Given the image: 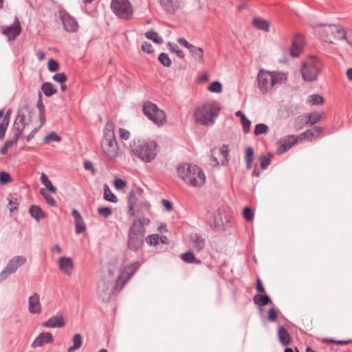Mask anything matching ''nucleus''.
I'll return each mask as SVG.
<instances>
[{"label":"nucleus","mask_w":352,"mask_h":352,"mask_svg":"<svg viewBox=\"0 0 352 352\" xmlns=\"http://www.w3.org/2000/svg\"><path fill=\"white\" fill-rule=\"evenodd\" d=\"M178 177L184 182L193 187L202 186L206 181L204 171L195 164L183 163L177 168Z\"/></svg>","instance_id":"f257e3e1"},{"label":"nucleus","mask_w":352,"mask_h":352,"mask_svg":"<svg viewBox=\"0 0 352 352\" xmlns=\"http://www.w3.org/2000/svg\"><path fill=\"white\" fill-rule=\"evenodd\" d=\"M149 223L150 220L147 218L135 219L133 221L128 232L127 239V247L130 250L137 252L142 248L146 232L144 225H148Z\"/></svg>","instance_id":"f03ea898"},{"label":"nucleus","mask_w":352,"mask_h":352,"mask_svg":"<svg viewBox=\"0 0 352 352\" xmlns=\"http://www.w3.org/2000/svg\"><path fill=\"white\" fill-rule=\"evenodd\" d=\"M221 107L216 102H207L196 107L194 112V120L204 126H211L214 124Z\"/></svg>","instance_id":"7ed1b4c3"},{"label":"nucleus","mask_w":352,"mask_h":352,"mask_svg":"<svg viewBox=\"0 0 352 352\" xmlns=\"http://www.w3.org/2000/svg\"><path fill=\"white\" fill-rule=\"evenodd\" d=\"M256 80L261 92L265 94L270 92L274 85L284 83L287 80V75L283 72H268L261 69Z\"/></svg>","instance_id":"20e7f679"},{"label":"nucleus","mask_w":352,"mask_h":352,"mask_svg":"<svg viewBox=\"0 0 352 352\" xmlns=\"http://www.w3.org/2000/svg\"><path fill=\"white\" fill-rule=\"evenodd\" d=\"M157 144L155 141H144L138 140L131 144L132 153L142 162L149 163L157 155Z\"/></svg>","instance_id":"39448f33"},{"label":"nucleus","mask_w":352,"mask_h":352,"mask_svg":"<svg viewBox=\"0 0 352 352\" xmlns=\"http://www.w3.org/2000/svg\"><path fill=\"white\" fill-rule=\"evenodd\" d=\"M101 148L103 155L109 160L116 157L118 155L119 147L111 124H107L104 129Z\"/></svg>","instance_id":"423d86ee"},{"label":"nucleus","mask_w":352,"mask_h":352,"mask_svg":"<svg viewBox=\"0 0 352 352\" xmlns=\"http://www.w3.org/2000/svg\"><path fill=\"white\" fill-rule=\"evenodd\" d=\"M323 67L321 60L316 56H309L301 67L302 79L307 82L315 81Z\"/></svg>","instance_id":"0eeeda50"},{"label":"nucleus","mask_w":352,"mask_h":352,"mask_svg":"<svg viewBox=\"0 0 352 352\" xmlns=\"http://www.w3.org/2000/svg\"><path fill=\"white\" fill-rule=\"evenodd\" d=\"M129 214L130 217H137L138 219L145 218L146 213H149L151 206L146 201H141L138 203L137 198L133 192H131L128 198Z\"/></svg>","instance_id":"6e6552de"},{"label":"nucleus","mask_w":352,"mask_h":352,"mask_svg":"<svg viewBox=\"0 0 352 352\" xmlns=\"http://www.w3.org/2000/svg\"><path fill=\"white\" fill-rule=\"evenodd\" d=\"M142 111L150 120L158 126H163L166 122L165 112L151 102L148 101L143 104Z\"/></svg>","instance_id":"1a4fd4ad"},{"label":"nucleus","mask_w":352,"mask_h":352,"mask_svg":"<svg viewBox=\"0 0 352 352\" xmlns=\"http://www.w3.org/2000/svg\"><path fill=\"white\" fill-rule=\"evenodd\" d=\"M111 8L120 19L129 20L133 16V8L129 0H112Z\"/></svg>","instance_id":"9d476101"},{"label":"nucleus","mask_w":352,"mask_h":352,"mask_svg":"<svg viewBox=\"0 0 352 352\" xmlns=\"http://www.w3.org/2000/svg\"><path fill=\"white\" fill-rule=\"evenodd\" d=\"M140 267V264L138 261H134L126 265L117 278L114 289L117 292H120L126 283L131 278L133 274L138 270Z\"/></svg>","instance_id":"9b49d317"},{"label":"nucleus","mask_w":352,"mask_h":352,"mask_svg":"<svg viewBox=\"0 0 352 352\" xmlns=\"http://www.w3.org/2000/svg\"><path fill=\"white\" fill-rule=\"evenodd\" d=\"M26 262V258L23 256H16L9 261L5 269L0 274V280H6L9 275L14 273Z\"/></svg>","instance_id":"f8f14e48"},{"label":"nucleus","mask_w":352,"mask_h":352,"mask_svg":"<svg viewBox=\"0 0 352 352\" xmlns=\"http://www.w3.org/2000/svg\"><path fill=\"white\" fill-rule=\"evenodd\" d=\"M59 17L64 30L68 32H76L78 30V23L74 16L64 10H59Z\"/></svg>","instance_id":"ddd939ff"},{"label":"nucleus","mask_w":352,"mask_h":352,"mask_svg":"<svg viewBox=\"0 0 352 352\" xmlns=\"http://www.w3.org/2000/svg\"><path fill=\"white\" fill-rule=\"evenodd\" d=\"M111 293V281L101 278L97 283V294L102 300L105 301L110 298Z\"/></svg>","instance_id":"4468645a"},{"label":"nucleus","mask_w":352,"mask_h":352,"mask_svg":"<svg viewBox=\"0 0 352 352\" xmlns=\"http://www.w3.org/2000/svg\"><path fill=\"white\" fill-rule=\"evenodd\" d=\"M30 122V120L26 118L21 110H19L12 127V130L15 131L14 134H19V137H21L23 131L28 127Z\"/></svg>","instance_id":"2eb2a0df"},{"label":"nucleus","mask_w":352,"mask_h":352,"mask_svg":"<svg viewBox=\"0 0 352 352\" xmlns=\"http://www.w3.org/2000/svg\"><path fill=\"white\" fill-rule=\"evenodd\" d=\"M229 154L227 146L223 145L222 147L215 148L212 151L211 159L216 164L225 165L227 164Z\"/></svg>","instance_id":"dca6fc26"},{"label":"nucleus","mask_w":352,"mask_h":352,"mask_svg":"<svg viewBox=\"0 0 352 352\" xmlns=\"http://www.w3.org/2000/svg\"><path fill=\"white\" fill-rule=\"evenodd\" d=\"M207 223L210 228L215 230L224 229L221 214L219 210L208 212L206 217Z\"/></svg>","instance_id":"f3484780"},{"label":"nucleus","mask_w":352,"mask_h":352,"mask_svg":"<svg viewBox=\"0 0 352 352\" xmlns=\"http://www.w3.org/2000/svg\"><path fill=\"white\" fill-rule=\"evenodd\" d=\"M298 141H300L298 137L294 135L280 139L278 142L277 153L278 154L285 153Z\"/></svg>","instance_id":"a211bd4d"},{"label":"nucleus","mask_w":352,"mask_h":352,"mask_svg":"<svg viewBox=\"0 0 352 352\" xmlns=\"http://www.w3.org/2000/svg\"><path fill=\"white\" fill-rule=\"evenodd\" d=\"M58 265L62 273L67 276H71L74 269V262L70 257L63 256L58 259Z\"/></svg>","instance_id":"6ab92c4d"},{"label":"nucleus","mask_w":352,"mask_h":352,"mask_svg":"<svg viewBox=\"0 0 352 352\" xmlns=\"http://www.w3.org/2000/svg\"><path fill=\"white\" fill-rule=\"evenodd\" d=\"M2 32L9 39L13 40L19 36L21 32V26L18 18L15 17L13 24L5 28Z\"/></svg>","instance_id":"aec40b11"},{"label":"nucleus","mask_w":352,"mask_h":352,"mask_svg":"<svg viewBox=\"0 0 352 352\" xmlns=\"http://www.w3.org/2000/svg\"><path fill=\"white\" fill-rule=\"evenodd\" d=\"M302 49L303 37L300 34L296 35L293 39L292 46L289 48L290 55L292 57H297L302 52Z\"/></svg>","instance_id":"412c9836"},{"label":"nucleus","mask_w":352,"mask_h":352,"mask_svg":"<svg viewBox=\"0 0 352 352\" xmlns=\"http://www.w3.org/2000/svg\"><path fill=\"white\" fill-rule=\"evenodd\" d=\"M53 340V336L51 333L43 332L36 338L31 346L32 348L41 347L45 344L52 343Z\"/></svg>","instance_id":"4be33fe9"},{"label":"nucleus","mask_w":352,"mask_h":352,"mask_svg":"<svg viewBox=\"0 0 352 352\" xmlns=\"http://www.w3.org/2000/svg\"><path fill=\"white\" fill-rule=\"evenodd\" d=\"M28 310L31 314H38L41 312L40 298L37 293H34L32 296L29 297Z\"/></svg>","instance_id":"5701e85b"},{"label":"nucleus","mask_w":352,"mask_h":352,"mask_svg":"<svg viewBox=\"0 0 352 352\" xmlns=\"http://www.w3.org/2000/svg\"><path fill=\"white\" fill-rule=\"evenodd\" d=\"M72 214L75 220V232L77 234H79L85 230V223L81 214L76 209H73Z\"/></svg>","instance_id":"b1692460"},{"label":"nucleus","mask_w":352,"mask_h":352,"mask_svg":"<svg viewBox=\"0 0 352 352\" xmlns=\"http://www.w3.org/2000/svg\"><path fill=\"white\" fill-rule=\"evenodd\" d=\"M65 325L64 318L62 316H54L43 323V326L49 328H59Z\"/></svg>","instance_id":"393cba45"},{"label":"nucleus","mask_w":352,"mask_h":352,"mask_svg":"<svg viewBox=\"0 0 352 352\" xmlns=\"http://www.w3.org/2000/svg\"><path fill=\"white\" fill-rule=\"evenodd\" d=\"M277 336L279 342L283 346H287L292 342V338L289 333L283 326H280L278 327Z\"/></svg>","instance_id":"a878e982"},{"label":"nucleus","mask_w":352,"mask_h":352,"mask_svg":"<svg viewBox=\"0 0 352 352\" xmlns=\"http://www.w3.org/2000/svg\"><path fill=\"white\" fill-rule=\"evenodd\" d=\"M161 5L169 14H174L179 8L177 0H161Z\"/></svg>","instance_id":"bb28decb"},{"label":"nucleus","mask_w":352,"mask_h":352,"mask_svg":"<svg viewBox=\"0 0 352 352\" xmlns=\"http://www.w3.org/2000/svg\"><path fill=\"white\" fill-rule=\"evenodd\" d=\"M322 131L321 128L318 127H313L311 129H308L304 133H302L299 135H298L299 140H302L305 139H307L311 140L312 139L318 137L320 132Z\"/></svg>","instance_id":"cd10ccee"},{"label":"nucleus","mask_w":352,"mask_h":352,"mask_svg":"<svg viewBox=\"0 0 352 352\" xmlns=\"http://www.w3.org/2000/svg\"><path fill=\"white\" fill-rule=\"evenodd\" d=\"M190 241L192 242L195 250L197 252L201 251L205 246V239L197 233L191 234Z\"/></svg>","instance_id":"c85d7f7f"},{"label":"nucleus","mask_w":352,"mask_h":352,"mask_svg":"<svg viewBox=\"0 0 352 352\" xmlns=\"http://www.w3.org/2000/svg\"><path fill=\"white\" fill-rule=\"evenodd\" d=\"M254 27L264 32H269L270 23L268 21L261 18L255 17L252 19Z\"/></svg>","instance_id":"c756f323"},{"label":"nucleus","mask_w":352,"mask_h":352,"mask_svg":"<svg viewBox=\"0 0 352 352\" xmlns=\"http://www.w3.org/2000/svg\"><path fill=\"white\" fill-rule=\"evenodd\" d=\"M11 113L12 110L10 109H8L5 116L3 118V120L0 123V140H3L5 136L6 131L10 122Z\"/></svg>","instance_id":"7c9ffc66"},{"label":"nucleus","mask_w":352,"mask_h":352,"mask_svg":"<svg viewBox=\"0 0 352 352\" xmlns=\"http://www.w3.org/2000/svg\"><path fill=\"white\" fill-rule=\"evenodd\" d=\"M193 58L199 63H204V50L201 47L192 45L189 50Z\"/></svg>","instance_id":"2f4dec72"},{"label":"nucleus","mask_w":352,"mask_h":352,"mask_svg":"<svg viewBox=\"0 0 352 352\" xmlns=\"http://www.w3.org/2000/svg\"><path fill=\"white\" fill-rule=\"evenodd\" d=\"M329 29L331 34H333L334 38L338 40H342L346 38V33L345 30L342 28H340L336 25H330L329 26Z\"/></svg>","instance_id":"473e14b6"},{"label":"nucleus","mask_w":352,"mask_h":352,"mask_svg":"<svg viewBox=\"0 0 352 352\" xmlns=\"http://www.w3.org/2000/svg\"><path fill=\"white\" fill-rule=\"evenodd\" d=\"M254 149L248 146L245 150V166L248 170H250L252 168V163L254 159Z\"/></svg>","instance_id":"72a5a7b5"},{"label":"nucleus","mask_w":352,"mask_h":352,"mask_svg":"<svg viewBox=\"0 0 352 352\" xmlns=\"http://www.w3.org/2000/svg\"><path fill=\"white\" fill-rule=\"evenodd\" d=\"M29 212L30 215L38 221L41 219L45 217V213L43 212V211L41 209L40 207L35 205L30 206Z\"/></svg>","instance_id":"f704fd0d"},{"label":"nucleus","mask_w":352,"mask_h":352,"mask_svg":"<svg viewBox=\"0 0 352 352\" xmlns=\"http://www.w3.org/2000/svg\"><path fill=\"white\" fill-rule=\"evenodd\" d=\"M253 300L258 306H265L272 302L271 298L267 295L256 294Z\"/></svg>","instance_id":"c9c22d12"},{"label":"nucleus","mask_w":352,"mask_h":352,"mask_svg":"<svg viewBox=\"0 0 352 352\" xmlns=\"http://www.w3.org/2000/svg\"><path fill=\"white\" fill-rule=\"evenodd\" d=\"M41 90L47 97H50L57 92V89L54 88L52 83L46 82L41 86Z\"/></svg>","instance_id":"e433bc0d"},{"label":"nucleus","mask_w":352,"mask_h":352,"mask_svg":"<svg viewBox=\"0 0 352 352\" xmlns=\"http://www.w3.org/2000/svg\"><path fill=\"white\" fill-rule=\"evenodd\" d=\"M181 258L187 263L201 264V261L196 258L194 254L190 251L182 254Z\"/></svg>","instance_id":"4c0bfd02"},{"label":"nucleus","mask_w":352,"mask_h":352,"mask_svg":"<svg viewBox=\"0 0 352 352\" xmlns=\"http://www.w3.org/2000/svg\"><path fill=\"white\" fill-rule=\"evenodd\" d=\"M72 341L74 344L68 349V352H73L81 347L82 343L81 335L80 333L74 334L72 338Z\"/></svg>","instance_id":"58836bf2"},{"label":"nucleus","mask_w":352,"mask_h":352,"mask_svg":"<svg viewBox=\"0 0 352 352\" xmlns=\"http://www.w3.org/2000/svg\"><path fill=\"white\" fill-rule=\"evenodd\" d=\"M145 36L148 39L152 40L153 42L157 44H162L164 42L163 38L161 36H160L156 32L153 30L146 32L145 33Z\"/></svg>","instance_id":"ea45409f"},{"label":"nucleus","mask_w":352,"mask_h":352,"mask_svg":"<svg viewBox=\"0 0 352 352\" xmlns=\"http://www.w3.org/2000/svg\"><path fill=\"white\" fill-rule=\"evenodd\" d=\"M321 120V115L317 112L309 114L305 124L308 126L314 125Z\"/></svg>","instance_id":"a19ab883"},{"label":"nucleus","mask_w":352,"mask_h":352,"mask_svg":"<svg viewBox=\"0 0 352 352\" xmlns=\"http://www.w3.org/2000/svg\"><path fill=\"white\" fill-rule=\"evenodd\" d=\"M104 198L107 201L116 203L117 202V197L111 191V190L109 188L108 186H104Z\"/></svg>","instance_id":"79ce46f5"},{"label":"nucleus","mask_w":352,"mask_h":352,"mask_svg":"<svg viewBox=\"0 0 352 352\" xmlns=\"http://www.w3.org/2000/svg\"><path fill=\"white\" fill-rule=\"evenodd\" d=\"M269 127L265 124H258L256 125L254 133L255 135L267 133Z\"/></svg>","instance_id":"37998d69"},{"label":"nucleus","mask_w":352,"mask_h":352,"mask_svg":"<svg viewBox=\"0 0 352 352\" xmlns=\"http://www.w3.org/2000/svg\"><path fill=\"white\" fill-rule=\"evenodd\" d=\"M158 60L162 65L165 67H170L171 65V60L170 59L168 55L164 52H162L158 57Z\"/></svg>","instance_id":"c03bdc74"},{"label":"nucleus","mask_w":352,"mask_h":352,"mask_svg":"<svg viewBox=\"0 0 352 352\" xmlns=\"http://www.w3.org/2000/svg\"><path fill=\"white\" fill-rule=\"evenodd\" d=\"M61 137L54 131H52L47 134L43 139L44 142H50L52 141L59 142L61 141Z\"/></svg>","instance_id":"a18cd8bd"},{"label":"nucleus","mask_w":352,"mask_h":352,"mask_svg":"<svg viewBox=\"0 0 352 352\" xmlns=\"http://www.w3.org/2000/svg\"><path fill=\"white\" fill-rule=\"evenodd\" d=\"M309 102L311 105H319L324 102V99L320 95L313 94L309 96Z\"/></svg>","instance_id":"49530a36"},{"label":"nucleus","mask_w":352,"mask_h":352,"mask_svg":"<svg viewBox=\"0 0 352 352\" xmlns=\"http://www.w3.org/2000/svg\"><path fill=\"white\" fill-rule=\"evenodd\" d=\"M41 194L44 197L46 202L50 205V206H56V202L54 199V198L50 195V194H48L45 189H41Z\"/></svg>","instance_id":"de8ad7c7"},{"label":"nucleus","mask_w":352,"mask_h":352,"mask_svg":"<svg viewBox=\"0 0 352 352\" xmlns=\"http://www.w3.org/2000/svg\"><path fill=\"white\" fill-rule=\"evenodd\" d=\"M259 161L261 164V168L264 170L270 164L272 159L270 156L262 155L259 157Z\"/></svg>","instance_id":"09e8293b"},{"label":"nucleus","mask_w":352,"mask_h":352,"mask_svg":"<svg viewBox=\"0 0 352 352\" xmlns=\"http://www.w3.org/2000/svg\"><path fill=\"white\" fill-rule=\"evenodd\" d=\"M168 45L169 47L170 50L175 53L178 57L181 58H184V53L179 48V47L176 44H172L170 43H168Z\"/></svg>","instance_id":"8fccbe9b"},{"label":"nucleus","mask_w":352,"mask_h":352,"mask_svg":"<svg viewBox=\"0 0 352 352\" xmlns=\"http://www.w3.org/2000/svg\"><path fill=\"white\" fill-rule=\"evenodd\" d=\"M208 89L211 92L220 93L222 91V85L219 81H214L208 87Z\"/></svg>","instance_id":"3c124183"},{"label":"nucleus","mask_w":352,"mask_h":352,"mask_svg":"<svg viewBox=\"0 0 352 352\" xmlns=\"http://www.w3.org/2000/svg\"><path fill=\"white\" fill-rule=\"evenodd\" d=\"M12 182V178L10 175L6 172H1L0 173V184L6 185Z\"/></svg>","instance_id":"603ef678"},{"label":"nucleus","mask_w":352,"mask_h":352,"mask_svg":"<svg viewBox=\"0 0 352 352\" xmlns=\"http://www.w3.org/2000/svg\"><path fill=\"white\" fill-rule=\"evenodd\" d=\"M47 68L50 72H57L59 69V64L55 60L50 58L47 63Z\"/></svg>","instance_id":"864d4df0"},{"label":"nucleus","mask_w":352,"mask_h":352,"mask_svg":"<svg viewBox=\"0 0 352 352\" xmlns=\"http://www.w3.org/2000/svg\"><path fill=\"white\" fill-rule=\"evenodd\" d=\"M241 124L243 126V131L244 133H248L250 131L251 122L249 119L246 118H242L241 120Z\"/></svg>","instance_id":"5fc2aeb1"},{"label":"nucleus","mask_w":352,"mask_h":352,"mask_svg":"<svg viewBox=\"0 0 352 352\" xmlns=\"http://www.w3.org/2000/svg\"><path fill=\"white\" fill-rule=\"evenodd\" d=\"M243 217L248 221H251L254 218V213L250 208L245 207L243 210Z\"/></svg>","instance_id":"6e6d98bb"},{"label":"nucleus","mask_w":352,"mask_h":352,"mask_svg":"<svg viewBox=\"0 0 352 352\" xmlns=\"http://www.w3.org/2000/svg\"><path fill=\"white\" fill-rule=\"evenodd\" d=\"M159 239L160 237L157 234H151L146 237V241L151 245H156L159 243Z\"/></svg>","instance_id":"4d7b16f0"},{"label":"nucleus","mask_w":352,"mask_h":352,"mask_svg":"<svg viewBox=\"0 0 352 352\" xmlns=\"http://www.w3.org/2000/svg\"><path fill=\"white\" fill-rule=\"evenodd\" d=\"M98 212L100 215L104 218L109 217L112 214V210L109 207H101L99 208Z\"/></svg>","instance_id":"13d9d810"},{"label":"nucleus","mask_w":352,"mask_h":352,"mask_svg":"<svg viewBox=\"0 0 352 352\" xmlns=\"http://www.w3.org/2000/svg\"><path fill=\"white\" fill-rule=\"evenodd\" d=\"M114 186L118 190H122L126 186V182L120 178H117L114 180Z\"/></svg>","instance_id":"bf43d9fd"},{"label":"nucleus","mask_w":352,"mask_h":352,"mask_svg":"<svg viewBox=\"0 0 352 352\" xmlns=\"http://www.w3.org/2000/svg\"><path fill=\"white\" fill-rule=\"evenodd\" d=\"M53 80L60 83H64L67 80V76L65 73H58L54 75Z\"/></svg>","instance_id":"052dcab7"},{"label":"nucleus","mask_w":352,"mask_h":352,"mask_svg":"<svg viewBox=\"0 0 352 352\" xmlns=\"http://www.w3.org/2000/svg\"><path fill=\"white\" fill-rule=\"evenodd\" d=\"M278 318L277 312L275 309L272 308L268 311V320L270 322H276Z\"/></svg>","instance_id":"680f3d73"},{"label":"nucleus","mask_w":352,"mask_h":352,"mask_svg":"<svg viewBox=\"0 0 352 352\" xmlns=\"http://www.w3.org/2000/svg\"><path fill=\"white\" fill-rule=\"evenodd\" d=\"M21 137H19V134H14V138L12 139V140H7L6 142H5V145L8 148H11L12 146H13V145H14L18 140Z\"/></svg>","instance_id":"e2e57ef3"},{"label":"nucleus","mask_w":352,"mask_h":352,"mask_svg":"<svg viewBox=\"0 0 352 352\" xmlns=\"http://www.w3.org/2000/svg\"><path fill=\"white\" fill-rule=\"evenodd\" d=\"M83 165H84V168L85 170H91L92 175H96V170L95 169L91 162L85 161Z\"/></svg>","instance_id":"0e129e2a"},{"label":"nucleus","mask_w":352,"mask_h":352,"mask_svg":"<svg viewBox=\"0 0 352 352\" xmlns=\"http://www.w3.org/2000/svg\"><path fill=\"white\" fill-rule=\"evenodd\" d=\"M142 50L148 54H151L154 52L153 46L151 43L144 42L142 45Z\"/></svg>","instance_id":"69168bd1"},{"label":"nucleus","mask_w":352,"mask_h":352,"mask_svg":"<svg viewBox=\"0 0 352 352\" xmlns=\"http://www.w3.org/2000/svg\"><path fill=\"white\" fill-rule=\"evenodd\" d=\"M119 132H120V137L122 140H126L129 138L130 132L128 130H126L125 129L120 128L119 129Z\"/></svg>","instance_id":"338daca9"},{"label":"nucleus","mask_w":352,"mask_h":352,"mask_svg":"<svg viewBox=\"0 0 352 352\" xmlns=\"http://www.w3.org/2000/svg\"><path fill=\"white\" fill-rule=\"evenodd\" d=\"M177 42L182 46L186 47L190 50V47H192L193 45L189 43L184 38H179Z\"/></svg>","instance_id":"774afa93"}]
</instances>
